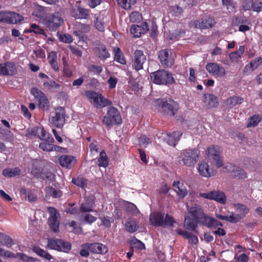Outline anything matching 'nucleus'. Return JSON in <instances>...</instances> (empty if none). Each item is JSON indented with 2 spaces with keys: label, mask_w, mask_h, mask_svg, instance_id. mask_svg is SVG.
I'll return each instance as SVG.
<instances>
[{
  "label": "nucleus",
  "mask_w": 262,
  "mask_h": 262,
  "mask_svg": "<svg viewBox=\"0 0 262 262\" xmlns=\"http://www.w3.org/2000/svg\"><path fill=\"white\" fill-rule=\"evenodd\" d=\"M85 247L94 253L104 254L107 251V247L101 243L86 244Z\"/></svg>",
  "instance_id": "nucleus-25"
},
{
  "label": "nucleus",
  "mask_w": 262,
  "mask_h": 262,
  "mask_svg": "<svg viewBox=\"0 0 262 262\" xmlns=\"http://www.w3.org/2000/svg\"><path fill=\"white\" fill-rule=\"evenodd\" d=\"M0 244L9 247L13 244V242L9 236L0 233Z\"/></svg>",
  "instance_id": "nucleus-48"
},
{
  "label": "nucleus",
  "mask_w": 262,
  "mask_h": 262,
  "mask_svg": "<svg viewBox=\"0 0 262 262\" xmlns=\"http://www.w3.org/2000/svg\"><path fill=\"white\" fill-rule=\"evenodd\" d=\"M98 165L100 167H106L108 166V161L105 152L102 150L100 152L98 159Z\"/></svg>",
  "instance_id": "nucleus-47"
},
{
  "label": "nucleus",
  "mask_w": 262,
  "mask_h": 262,
  "mask_svg": "<svg viewBox=\"0 0 262 262\" xmlns=\"http://www.w3.org/2000/svg\"><path fill=\"white\" fill-rule=\"evenodd\" d=\"M185 238L188 239L189 242L192 244H196L198 242V238L197 236L191 233H188Z\"/></svg>",
  "instance_id": "nucleus-64"
},
{
  "label": "nucleus",
  "mask_w": 262,
  "mask_h": 262,
  "mask_svg": "<svg viewBox=\"0 0 262 262\" xmlns=\"http://www.w3.org/2000/svg\"><path fill=\"white\" fill-rule=\"evenodd\" d=\"M139 144L140 146L143 148H146L149 144L151 143V141L145 135L141 136L139 138Z\"/></svg>",
  "instance_id": "nucleus-57"
},
{
  "label": "nucleus",
  "mask_w": 262,
  "mask_h": 262,
  "mask_svg": "<svg viewBox=\"0 0 262 262\" xmlns=\"http://www.w3.org/2000/svg\"><path fill=\"white\" fill-rule=\"evenodd\" d=\"M187 206L188 211L187 216H190L198 220L202 217L204 213L200 206L194 204L189 207L188 204H187Z\"/></svg>",
  "instance_id": "nucleus-26"
},
{
  "label": "nucleus",
  "mask_w": 262,
  "mask_h": 262,
  "mask_svg": "<svg viewBox=\"0 0 262 262\" xmlns=\"http://www.w3.org/2000/svg\"><path fill=\"white\" fill-rule=\"evenodd\" d=\"M44 89L49 92H56L60 88V85L54 80L49 79L43 82Z\"/></svg>",
  "instance_id": "nucleus-30"
},
{
  "label": "nucleus",
  "mask_w": 262,
  "mask_h": 262,
  "mask_svg": "<svg viewBox=\"0 0 262 262\" xmlns=\"http://www.w3.org/2000/svg\"><path fill=\"white\" fill-rule=\"evenodd\" d=\"M1 20L8 24H17L23 19V17L15 12H6L0 14Z\"/></svg>",
  "instance_id": "nucleus-13"
},
{
  "label": "nucleus",
  "mask_w": 262,
  "mask_h": 262,
  "mask_svg": "<svg viewBox=\"0 0 262 262\" xmlns=\"http://www.w3.org/2000/svg\"><path fill=\"white\" fill-rule=\"evenodd\" d=\"M25 33H34L37 35L45 34L43 29L35 24H32L30 25L29 29H26L24 31Z\"/></svg>",
  "instance_id": "nucleus-42"
},
{
  "label": "nucleus",
  "mask_w": 262,
  "mask_h": 262,
  "mask_svg": "<svg viewBox=\"0 0 262 262\" xmlns=\"http://www.w3.org/2000/svg\"><path fill=\"white\" fill-rule=\"evenodd\" d=\"M94 25L95 28L100 32H103L104 30V17L102 15L99 14L95 17L94 20Z\"/></svg>",
  "instance_id": "nucleus-40"
},
{
  "label": "nucleus",
  "mask_w": 262,
  "mask_h": 262,
  "mask_svg": "<svg viewBox=\"0 0 262 262\" xmlns=\"http://www.w3.org/2000/svg\"><path fill=\"white\" fill-rule=\"evenodd\" d=\"M172 187L180 198L183 199L187 194L186 188L182 182L174 181L172 184Z\"/></svg>",
  "instance_id": "nucleus-29"
},
{
  "label": "nucleus",
  "mask_w": 262,
  "mask_h": 262,
  "mask_svg": "<svg viewBox=\"0 0 262 262\" xmlns=\"http://www.w3.org/2000/svg\"><path fill=\"white\" fill-rule=\"evenodd\" d=\"M52 142H42L39 144V147L43 151H51L57 150L58 146L52 144Z\"/></svg>",
  "instance_id": "nucleus-43"
},
{
  "label": "nucleus",
  "mask_w": 262,
  "mask_h": 262,
  "mask_svg": "<svg viewBox=\"0 0 262 262\" xmlns=\"http://www.w3.org/2000/svg\"><path fill=\"white\" fill-rule=\"evenodd\" d=\"M17 257L20 258L23 261L25 262H34V258L31 257H29L26 254L21 253H17Z\"/></svg>",
  "instance_id": "nucleus-63"
},
{
  "label": "nucleus",
  "mask_w": 262,
  "mask_h": 262,
  "mask_svg": "<svg viewBox=\"0 0 262 262\" xmlns=\"http://www.w3.org/2000/svg\"><path fill=\"white\" fill-rule=\"evenodd\" d=\"M201 219H202V221H201L202 224L208 228H215L218 226H223L222 223L220 221L206 214H204Z\"/></svg>",
  "instance_id": "nucleus-27"
},
{
  "label": "nucleus",
  "mask_w": 262,
  "mask_h": 262,
  "mask_svg": "<svg viewBox=\"0 0 262 262\" xmlns=\"http://www.w3.org/2000/svg\"><path fill=\"white\" fill-rule=\"evenodd\" d=\"M158 57L162 66L168 68L174 64L176 55L170 50L164 49L159 52Z\"/></svg>",
  "instance_id": "nucleus-8"
},
{
  "label": "nucleus",
  "mask_w": 262,
  "mask_h": 262,
  "mask_svg": "<svg viewBox=\"0 0 262 262\" xmlns=\"http://www.w3.org/2000/svg\"><path fill=\"white\" fill-rule=\"evenodd\" d=\"M21 193L27 197L28 201L30 202L34 201L37 197L32 191H27L25 189H21Z\"/></svg>",
  "instance_id": "nucleus-58"
},
{
  "label": "nucleus",
  "mask_w": 262,
  "mask_h": 262,
  "mask_svg": "<svg viewBox=\"0 0 262 262\" xmlns=\"http://www.w3.org/2000/svg\"><path fill=\"white\" fill-rule=\"evenodd\" d=\"M60 165L66 168H71L76 162V159L74 157L63 155L59 159Z\"/></svg>",
  "instance_id": "nucleus-32"
},
{
  "label": "nucleus",
  "mask_w": 262,
  "mask_h": 262,
  "mask_svg": "<svg viewBox=\"0 0 262 262\" xmlns=\"http://www.w3.org/2000/svg\"><path fill=\"white\" fill-rule=\"evenodd\" d=\"M118 5L125 9H129L136 3V0H117Z\"/></svg>",
  "instance_id": "nucleus-51"
},
{
  "label": "nucleus",
  "mask_w": 262,
  "mask_h": 262,
  "mask_svg": "<svg viewBox=\"0 0 262 262\" xmlns=\"http://www.w3.org/2000/svg\"><path fill=\"white\" fill-rule=\"evenodd\" d=\"M28 135L37 136L40 139L48 142H53L54 141V139L52 137H50L49 134L40 126L34 127L28 132Z\"/></svg>",
  "instance_id": "nucleus-10"
},
{
  "label": "nucleus",
  "mask_w": 262,
  "mask_h": 262,
  "mask_svg": "<svg viewBox=\"0 0 262 262\" xmlns=\"http://www.w3.org/2000/svg\"><path fill=\"white\" fill-rule=\"evenodd\" d=\"M170 12L172 15L176 16H180L183 13V9L178 6H174L171 7Z\"/></svg>",
  "instance_id": "nucleus-60"
},
{
  "label": "nucleus",
  "mask_w": 262,
  "mask_h": 262,
  "mask_svg": "<svg viewBox=\"0 0 262 262\" xmlns=\"http://www.w3.org/2000/svg\"><path fill=\"white\" fill-rule=\"evenodd\" d=\"M107 115L112 118L115 124H119L121 123V118L116 108L113 106L108 107Z\"/></svg>",
  "instance_id": "nucleus-34"
},
{
  "label": "nucleus",
  "mask_w": 262,
  "mask_h": 262,
  "mask_svg": "<svg viewBox=\"0 0 262 262\" xmlns=\"http://www.w3.org/2000/svg\"><path fill=\"white\" fill-rule=\"evenodd\" d=\"M33 251L38 256L47 260H50L53 258L49 253L38 247H34Z\"/></svg>",
  "instance_id": "nucleus-45"
},
{
  "label": "nucleus",
  "mask_w": 262,
  "mask_h": 262,
  "mask_svg": "<svg viewBox=\"0 0 262 262\" xmlns=\"http://www.w3.org/2000/svg\"><path fill=\"white\" fill-rule=\"evenodd\" d=\"M20 170L17 167L13 168H6L3 171L4 176L8 177H13L20 174Z\"/></svg>",
  "instance_id": "nucleus-44"
},
{
  "label": "nucleus",
  "mask_w": 262,
  "mask_h": 262,
  "mask_svg": "<svg viewBox=\"0 0 262 262\" xmlns=\"http://www.w3.org/2000/svg\"><path fill=\"white\" fill-rule=\"evenodd\" d=\"M114 52V60L122 64H125L126 63V60L120 49L119 48H115Z\"/></svg>",
  "instance_id": "nucleus-41"
},
{
  "label": "nucleus",
  "mask_w": 262,
  "mask_h": 262,
  "mask_svg": "<svg viewBox=\"0 0 262 262\" xmlns=\"http://www.w3.org/2000/svg\"><path fill=\"white\" fill-rule=\"evenodd\" d=\"M85 95L89 101L96 107L102 108L112 104L111 101L105 98L102 94L93 91H87Z\"/></svg>",
  "instance_id": "nucleus-5"
},
{
  "label": "nucleus",
  "mask_w": 262,
  "mask_h": 262,
  "mask_svg": "<svg viewBox=\"0 0 262 262\" xmlns=\"http://www.w3.org/2000/svg\"><path fill=\"white\" fill-rule=\"evenodd\" d=\"M151 80L155 84L169 85L174 84L175 79L172 74L164 70H158L150 74Z\"/></svg>",
  "instance_id": "nucleus-2"
},
{
  "label": "nucleus",
  "mask_w": 262,
  "mask_h": 262,
  "mask_svg": "<svg viewBox=\"0 0 262 262\" xmlns=\"http://www.w3.org/2000/svg\"><path fill=\"white\" fill-rule=\"evenodd\" d=\"M58 38L60 41L65 43H71L73 41L72 36L68 34H60Z\"/></svg>",
  "instance_id": "nucleus-59"
},
{
  "label": "nucleus",
  "mask_w": 262,
  "mask_h": 262,
  "mask_svg": "<svg viewBox=\"0 0 262 262\" xmlns=\"http://www.w3.org/2000/svg\"><path fill=\"white\" fill-rule=\"evenodd\" d=\"M198 170L200 175L205 178H210L216 173V171L210 167L205 161H201L199 163Z\"/></svg>",
  "instance_id": "nucleus-18"
},
{
  "label": "nucleus",
  "mask_w": 262,
  "mask_h": 262,
  "mask_svg": "<svg viewBox=\"0 0 262 262\" xmlns=\"http://www.w3.org/2000/svg\"><path fill=\"white\" fill-rule=\"evenodd\" d=\"M64 20L59 12L47 14L42 24L51 31L56 30L63 24Z\"/></svg>",
  "instance_id": "nucleus-4"
},
{
  "label": "nucleus",
  "mask_w": 262,
  "mask_h": 262,
  "mask_svg": "<svg viewBox=\"0 0 262 262\" xmlns=\"http://www.w3.org/2000/svg\"><path fill=\"white\" fill-rule=\"evenodd\" d=\"M94 207V199L93 196L87 197L85 201L81 204L80 210L82 212H91Z\"/></svg>",
  "instance_id": "nucleus-31"
},
{
  "label": "nucleus",
  "mask_w": 262,
  "mask_h": 262,
  "mask_svg": "<svg viewBox=\"0 0 262 262\" xmlns=\"http://www.w3.org/2000/svg\"><path fill=\"white\" fill-rule=\"evenodd\" d=\"M36 101L40 108L47 109L49 106V101L45 94Z\"/></svg>",
  "instance_id": "nucleus-54"
},
{
  "label": "nucleus",
  "mask_w": 262,
  "mask_h": 262,
  "mask_svg": "<svg viewBox=\"0 0 262 262\" xmlns=\"http://www.w3.org/2000/svg\"><path fill=\"white\" fill-rule=\"evenodd\" d=\"M146 60V57L141 50H136L134 53V67L138 71L143 69V64Z\"/></svg>",
  "instance_id": "nucleus-23"
},
{
  "label": "nucleus",
  "mask_w": 262,
  "mask_h": 262,
  "mask_svg": "<svg viewBox=\"0 0 262 262\" xmlns=\"http://www.w3.org/2000/svg\"><path fill=\"white\" fill-rule=\"evenodd\" d=\"M262 64V57H257L250 61L245 66L243 72L246 74H252L255 70L257 69Z\"/></svg>",
  "instance_id": "nucleus-21"
},
{
  "label": "nucleus",
  "mask_w": 262,
  "mask_h": 262,
  "mask_svg": "<svg viewBox=\"0 0 262 262\" xmlns=\"http://www.w3.org/2000/svg\"><path fill=\"white\" fill-rule=\"evenodd\" d=\"M232 24L234 26L238 27V31L245 32L250 30L251 21L244 17H235L233 18Z\"/></svg>",
  "instance_id": "nucleus-16"
},
{
  "label": "nucleus",
  "mask_w": 262,
  "mask_h": 262,
  "mask_svg": "<svg viewBox=\"0 0 262 262\" xmlns=\"http://www.w3.org/2000/svg\"><path fill=\"white\" fill-rule=\"evenodd\" d=\"M224 168L227 171L231 173V175L235 178L244 179L247 177L246 173L239 167H235L231 163H227L224 166Z\"/></svg>",
  "instance_id": "nucleus-17"
},
{
  "label": "nucleus",
  "mask_w": 262,
  "mask_h": 262,
  "mask_svg": "<svg viewBox=\"0 0 262 262\" xmlns=\"http://www.w3.org/2000/svg\"><path fill=\"white\" fill-rule=\"evenodd\" d=\"M31 94L34 97L36 101L45 95L43 92L37 88L31 89Z\"/></svg>",
  "instance_id": "nucleus-56"
},
{
  "label": "nucleus",
  "mask_w": 262,
  "mask_h": 262,
  "mask_svg": "<svg viewBox=\"0 0 262 262\" xmlns=\"http://www.w3.org/2000/svg\"><path fill=\"white\" fill-rule=\"evenodd\" d=\"M72 182L76 186L82 188H85L88 185V180L83 178L73 179Z\"/></svg>",
  "instance_id": "nucleus-53"
},
{
  "label": "nucleus",
  "mask_w": 262,
  "mask_h": 262,
  "mask_svg": "<svg viewBox=\"0 0 262 262\" xmlns=\"http://www.w3.org/2000/svg\"><path fill=\"white\" fill-rule=\"evenodd\" d=\"M48 247L59 251L68 252L71 249V244L61 239H49Z\"/></svg>",
  "instance_id": "nucleus-9"
},
{
  "label": "nucleus",
  "mask_w": 262,
  "mask_h": 262,
  "mask_svg": "<svg viewBox=\"0 0 262 262\" xmlns=\"http://www.w3.org/2000/svg\"><path fill=\"white\" fill-rule=\"evenodd\" d=\"M131 244L134 248H136L138 249L142 250L145 249L144 244L136 238L133 239L131 241Z\"/></svg>",
  "instance_id": "nucleus-61"
},
{
  "label": "nucleus",
  "mask_w": 262,
  "mask_h": 262,
  "mask_svg": "<svg viewBox=\"0 0 262 262\" xmlns=\"http://www.w3.org/2000/svg\"><path fill=\"white\" fill-rule=\"evenodd\" d=\"M64 115L65 112L63 107L57 108L52 116L51 120L52 123L57 127L62 126L65 121Z\"/></svg>",
  "instance_id": "nucleus-15"
},
{
  "label": "nucleus",
  "mask_w": 262,
  "mask_h": 262,
  "mask_svg": "<svg viewBox=\"0 0 262 262\" xmlns=\"http://www.w3.org/2000/svg\"><path fill=\"white\" fill-rule=\"evenodd\" d=\"M261 118L259 115H253L249 119L248 123L247 125L248 127L256 126L261 121Z\"/></svg>",
  "instance_id": "nucleus-52"
},
{
  "label": "nucleus",
  "mask_w": 262,
  "mask_h": 262,
  "mask_svg": "<svg viewBox=\"0 0 262 262\" xmlns=\"http://www.w3.org/2000/svg\"><path fill=\"white\" fill-rule=\"evenodd\" d=\"M16 72V66L14 63L6 62L0 63V75L12 76Z\"/></svg>",
  "instance_id": "nucleus-20"
},
{
  "label": "nucleus",
  "mask_w": 262,
  "mask_h": 262,
  "mask_svg": "<svg viewBox=\"0 0 262 262\" xmlns=\"http://www.w3.org/2000/svg\"><path fill=\"white\" fill-rule=\"evenodd\" d=\"M126 230L130 233H133L137 230L139 228L136 220L133 219H129L125 224Z\"/></svg>",
  "instance_id": "nucleus-37"
},
{
  "label": "nucleus",
  "mask_w": 262,
  "mask_h": 262,
  "mask_svg": "<svg viewBox=\"0 0 262 262\" xmlns=\"http://www.w3.org/2000/svg\"><path fill=\"white\" fill-rule=\"evenodd\" d=\"M142 19V14L137 11L132 12L129 16V23H139L141 21Z\"/></svg>",
  "instance_id": "nucleus-49"
},
{
  "label": "nucleus",
  "mask_w": 262,
  "mask_h": 262,
  "mask_svg": "<svg viewBox=\"0 0 262 262\" xmlns=\"http://www.w3.org/2000/svg\"><path fill=\"white\" fill-rule=\"evenodd\" d=\"M233 207L237 213L236 214H234L233 212H230L231 216L233 217V220L235 221L234 223L238 222L241 219L245 216L249 212V209L247 207L242 204H233Z\"/></svg>",
  "instance_id": "nucleus-11"
},
{
  "label": "nucleus",
  "mask_w": 262,
  "mask_h": 262,
  "mask_svg": "<svg viewBox=\"0 0 262 262\" xmlns=\"http://www.w3.org/2000/svg\"><path fill=\"white\" fill-rule=\"evenodd\" d=\"M205 68L210 74L215 77H222L226 75L225 69L216 62L208 63Z\"/></svg>",
  "instance_id": "nucleus-12"
},
{
  "label": "nucleus",
  "mask_w": 262,
  "mask_h": 262,
  "mask_svg": "<svg viewBox=\"0 0 262 262\" xmlns=\"http://www.w3.org/2000/svg\"><path fill=\"white\" fill-rule=\"evenodd\" d=\"M159 105L161 108V111L170 116H173L178 110V104L173 100L168 98L163 101L159 100Z\"/></svg>",
  "instance_id": "nucleus-7"
},
{
  "label": "nucleus",
  "mask_w": 262,
  "mask_h": 262,
  "mask_svg": "<svg viewBox=\"0 0 262 262\" xmlns=\"http://www.w3.org/2000/svg\"><path fill=\"white\" fill-rule=\"evenodd\" d=\"M200 151L195 148H187L181 153V159L184 165L186 167H193L199 160Z\"/></svg>",
  "instance_id": "nucleus-3"
},
{
  "label": "nucleus",
  "mask_w": 262,
  "mask_h": 262,
  "mask_svg": "<svg viewBox=\"0 0 262 262\" xmlns=\"http://www.w3.org/2000/svg\"><path fill=\"white\" fill-rule=\"evenodd\" d=\"M198 219L192 217L190 216H187L184 221V225L186 228L191 231H194L197 226Z\"/></svg>",
  "instance_id": "nucleus-36"
},
{
  "label": "nucleus",
  "mask_w": 262,
  "mask_h": 262,
  "mask_svg": "<svg viewBox=\"0 0 262 262\" xmlns=\"http://www.w3.org/2000/svg\"><path fill=\"white\" fill-rule=\"evenodd\" d=\"M97 55L102 59H105L110 57V54L104 45H100L97 48Z\"/></svg>",
  "instance_id": "nucleus-46"
},
{
  "label": "nucleus",
  "mask_w": 262,
  "mask_h": 262,
  "mask_svg": "<svg viewBox=\"0 0 262 262\" xmlns=\"http://www.w3.org/2000/svg\"><path fill=\"white\" fill-rule=\"evenodd\" d=\"M207 156L212 164L219 168L223 166V159L220 156V151L218 146H211L207 149Z\"/></svg>",
  "instance_id": "nucleus-6"
},
{
  "label": "nucleus",
  "mask_w": 262,
  "mask_h": 262,
  "mask_svg": "<svg viewBox=\"0 0 262 262\" xmlns=\"http://www.w3.org/2000/svg\"><path fill=\"white\" fill-rule=\"evenodd\" d=\"M77 29L78 31H75L74 33L77 36H80V35L78 34V32L81 33L88 32L90 30V26L88 25L80 24L77 26Z\"/></svg>",
  "instance_id": "nucleus-55"
},
{
  "label": "nucleus",
  "mask_w": 262,
  "mask_h": 262,
  "mask_svg": "<svg viewBox=\"0 0 262 262\" xmlns=\"http://www.w3.org/2000/svg\"><path fill=\"white\" fill-rule=\"evenodd\" d=\"M32 15L40 19L42 23L43 19H45L47 15L45 8L39 5H35L33 7Z\"/></svg>",
  "instance_id": "nucleus-35"
},
{
  "label": "nucleus",
  "mask_w": 262,
  "mask_h": 262,
  "mask_svg": "<svg viewBox=\"0 0 262 262\" xmlns=\"http://www.w3.org/2000/svg\"><path fill=\"white\" fill-rule=\"evenodd\" d=\"M149 221L154 226L163 227H172L175 221L171 215L161 212H153L149 216Z\"/></svg>",
  "instance_id": "nucleus-1"
},
{
  "label": "nucleus",
  "mask_w": 262,
  "mask_h": 262,
  "mask_svg": "<svg viewBox=\"0 0 262 262\" xmlns=\"http://www.w3.org/2000/svg\"><path fill=\"white\" fill-rule=\"evenodd\" d=\"M182 133L180 132H174L171 134H167L165 138L166 143L171 146H174L182 136Z\"/></svg>",
  "instance_id": "nucleus-33"
},
{
  "label": "nucleus",
  "mask_w": 262,
  "mask_h": 262,
  "mask_svg": "<svg viewBox=\"0 0 262 262\" xmlns=\"http://www.w3.org/2000/svg\"><path fill=\"white\" fill-rule=\"evenodd\" d=\"M244 101V99L239 96H233L226 100V103L230 107H233L237 104H241Z\"/></svg>",
  "instance_id": "nucleus-38"
},
{
  "label": "nucleus",
  "mask_w": 262,
  "mask_h": 262,
  "mask_svg": "<svg viewBox=\"0 0 262 262\" xmlns=\"http://www.w3.org/2000/svg\"><path fill=\"white\" fill-rule=\"evenodd\" d=\"M148 30V26L146 22L140 25H133L130 29V32L134 37H139L143 34H145Z\"/></svg>",
  "instance_id": "nucleus-22"
},
{
  "label": "nucleus",
  "mask_w": 262,
  "mask_h": 262,
  "mask_svg": "<svg viewBox=\"0 0 262 262\" xmlns=\"http://www.w3.org/2000/svg\"><path fill=\"white\" fill-rule=\"evenodd\" d=\"M204 103L208 108L217 107L218 105L217 98L213 94H207L204 95Z\"/></svg>",
  "instance_id": "nucleus-28"
},
{
  "label": "nucleus",
  "mask_w": 262,
  "mask_h": 262,
  "mask_svg": "<svg viewBox=\"0 0 262 262\" xmlns=\"http://www.w3.org/2000/svg\"><path fill=\"white\" fill-rule=\"evenodd\" d=\"M212 200H214L218 203L225 204L226 202V197L225 193L221 191L213 190Z\"/></svg>",
  "instance_id": "nucleus-39"
},
{
  "label": "nucleus",
  "mask_w": 262,
  "mask_h": 262,
  "mask_svg": "<svg viewBox=\"0 0 262 262\" xmlns=\"http://www.w3.org/2000/svg\"><path fill=\"white\" fill-rule=\"evenodd\" d=\"M46 192L48 195L54 198H59L62 195L61 191L52 187H46Z\"/></svg>",
  "instance_id": "nucleus-50"
},
{
  "label": "nucleus",
  "mask_w": 262,
  "mask_h": 262,
  "mask_svg": "<svg viewBox=\"0 0 262 262\" xmlns=\"http://www.w3.org/2000/svg\"><path fill=\"white\" fill-rule=\"evenodd\" d=\"M214 20L209 16H205L201 20H195L193 24L195 27L200 29H207L211 28L215 25Z\"/></svg>",
  "instance_id": "nucleus-24"
},
{
  "label": "nucleus",
  "mask_w": 262,
  "mask_h": 262,
  "mask_svg": "<svg viewBox=\"0 0 262 262\" xmlns=\"http://www.w3.org/2000/svg\"><path fill=\"white\" fill-rule=\"evenodd\" d=\"M48 210L50 214L48 219L49 225L54 232H57L59 229V214L53 207H49Z\"/></svg>",
  "instance_id": "nucleus-14"
},
{
  "label": "nucleus",
  "mask_w": 262,
  "mask_h": 262,
  "mask_svg": "<svg viewBox=\"0 0 262 262\" xmlns=\"http://www.w3.org/2000/svg\"><path fill=\"white\" fill-rule=\"evenodd\" d=\"M88 70L90 72L99 74L102 72V68L100 66H96L93 64L89 66Z\"/></svg>",
  "instance_id": "nucleus-62"
},
{
  "label": "nucleus",
  "mask_w": 262,
  "mask_h": 262,
  "mask_svg": "<svg viewBox=\"0 0 262 262\" xmlns=\"http://www.w3.org/2000/svg\"><path fill=\"white\" fill-rule=\"evenodd\" d=\"M70 13L75 19H86L89 15V10L76 5L72 7Z\"/></svg>",
  "instance_id": "nucleus-19"
}]
</instances>
